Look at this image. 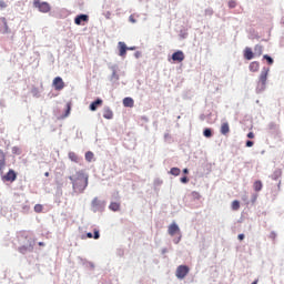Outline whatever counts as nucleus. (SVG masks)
<instances>
[{
    "instance_id": "obj_5",
    "label": "nucleus",
    "mask_w": 284,
    "mask_h": 284,
    "mask_svg": "<svg viewBox=\"0 0 284 284\" xmlns=\"http://www.w3.org/2000/svg\"><path fill=\"white\" fill-rule=\"evenodd\" d=\"M190 273V267L186 265H180L176 267L175 277L178 280H184Z\"/></svg>"
},
{
    "instance_id": "obj_16",
    "label": "nucleus",
    "mask_w": 284,
    "mask_h": 284,
    "mask_svg": "<svg viewBox=\"0 0 284 284\" xmlns=\"http://www.w3.org/2000/svg\"><path fill=\"white\" fill-rule=\"evenodd\" d=\"M89 18L88 16H84L83 13L81 16H77V18H74V22L77 26H81V22H88Z\"/></svg>"
},
{
    "instance_id": "obj_26",
    "label": "nucleus",
    "mask_w": 284,
    "mask_h": 284,
    "mask_svg": "<svg viewBox=\"0 0 284 284\" xmlns=\"http://www.w3.org/2000/svg\"><path fill=\"white\" fill-rule=\"evenodd\" d=\"M231 207L233 211H239L241 209V203L240 201H233L231 204Z\"/></svg>"
},
{
    "instance_id": "obj_36",
    "label": "nucleus",
    "mask_w": 284,
    "mask_h": 284,
    "mask_svg": "<svg viewBox=\"0 0 284 284\" xmlns=\"http://www.w3.org/2000/svg\"><path fill=\"white\" fill-rule=\"evenodd\" d=\"M246 136H247V139H254L255 134L253 132H248Z\"/></svg>"
},
{
    "instance_id": "obj_17",
    "label": "nucleus",
    "mask_w": 284,
    "mask_h": 284,
    "mask_svg": "<svg viewBox=\"0 0 284 284\" xmlns=\"http://www.w3.org/2000/svg\"><path fill=\"white\" fill-rule=\"evenodd\" d=\"M87 237L90 239V240H92V239L100 240V237H101L100 231L98 229H94L93 230V235H92V233L89 232V233H87Z\"/></svg>"
},
{
    "instance_id": "obj_23",
    "label": "nucleus",
    "mask_w": 284,
    "mask_h": 284,
    "mask_svg": "<svg viewBox=\"0 0 284 284\" xmlns=\"http://www.w3.org/2000/svg\"><path fill=\"white\" fill-rule=\"evenodd\" d=\"M69 159L74 163L79 162V156L75 154V152H69Z\"/></svg>"
},
{
    "instance_id": "obj_40",
    "label": "nucleus",
    "mask_w": 284,
    "mask_h": 284,
    "mask_svg": "<svg viewBox=\"0 0 284 284\" xmlns=\"http://www.w3.org/2000/svg\"><path fill=\"white\" fill-rule=\"evenodd\" d=\"M38 245H39L40 247H44L45 244H44L43 242H39Z\"/></svg>"
},
{
    "instance_id": "obj_21",
    "label": "nucleus",
    "mask_w": 284,
    "mask_h": 284,
    "mask_svg": "<svg viewBox=\"0 0 284 284\" xmlns=\"http://www.w3.org/2000/svg\"><path fill=\"white\" fill-rule=\"evenodd\" d=\"M253 189H255V192H260L263 189L262 181L257 180L255 183H253Z\"/></svg>"
},
{
    "instance_id": "obj_41",
    "label": "nucleus",
    "mask_w": 284,
    "mask_h": 284,
    "mask_svg": "<svg viewBox=\"0 0 284 284\" xmlns=\"http://www.w3.org/2000/svg\"><path fill=\"white\" fill-rule=\"evenodd\" d=\"M126 50H136V48L135 47H130V48L126 47Z\"/></svg>"
},
{
    "instance_id": "obj_44",
    "label": "nucleus",
    "mask_w": 284,
    "mask_h": 284,
    "mask_svg": "<svg viewBox=\"0 0 284 284\" xmlns=\"http://www.w3.org/2000/svg\"><path fill=\"white\" fill-rule=\"evenodd\" d=\"M130 20H131L133 23H135V20L132 18V16H131Z\"/></svg>"
},
{
    "instance_id": "obj_28",
    "label": "nucleus",
    "mask_w": 284,
    "mask_h": 284,
    "mask_svg": "<svg viewBox=\"0 0 284 284\" xmlns=\"http://www.w3.org/2000/svg\"><path fill=\"white\" fill-rule=\"evenodd\" d=\"M71 108H72V103H71V102H68V104H67V111H65L64 118L69 116V114H70V112H71Z\"/></svg>"
},
{
    "instance_id": "obj_7",
    "label": "nucleus",
    "mask_w": 284,
    "mask_h": 284,
    "mask_svg": "<svg viewBox=\"0 0 284 284\" xmlns=\"http://www.w3.org/2000/svg\"><path fill=\"white\" fill-rule=\"evenodd\" d=\"M105 207V203L104 202H101L98 197H95L93 201H92V209H93V212H99L101 211L102 209Z\"/></svg>"
},
{
    "instance_id": "obj_24",
    "label": "nucleus",
    "mask_w": 284,
    "mask_h": 284,
    "mask_svg": "<svg viewBox=\"0 0 284 284\" xmlns=\"http://www.w3.org/2000/svg\"><path fill=\"white\" fill-rule=\"evenodd\" d=\"M93 159H94V153L92 151H88L85 153V161L87 162H92Z\"/></svg>"
},
{
    "instance_id": "obj_4",
    "label": "nucleus",
    "mask_w": 284,
    "mask_h": 284,
    "mask_svg": "<svg viewBox=\"0 0 284 284\" xmlns=\"http://www.w3.org/2000/svg\"><path fill=\"white\" fill-rule=\"evenodd\" d=\"M33 7L41 13H48L51 11V6L48 2H41V0H33Z\"/></svg>"
},
{
    "instance_id": "obj_39",
    "label": "nucleus",
    "mask_w": 284,
    "mask_h": 284,
    "mask_svg": "<svg viewBox=\"0 0 284 284\" xmlns=\"http://www.w3.org/2000/svg\"><path fill=\"white\" fill-rule=\"evenodd\" d=\"M276 234L274 232L271 233V239L275 240Z\"/></svg>"
},
{
    "instance_id": "obj_35",
    "label": "nucleus",
    "mask_w": 284,
    "mask_h": 284,
    "mask_svg": "<svg viewBox=\"0 0 284 284\" xmlns=\"http://www.w3.org/2000/svg\"><path fill=\"white\" fill-rule=\"evenodd\" d=\"M253 145H254V142H252V141H246V143H245L246 148H253Z\"/></svg>"
},
{
    "instance_id": "obj_34",
    "label": "nucleus",
    "mask_w": 284,
    "mask_h": 284,
    "mask_svg": "<svg viewBox=\"0 0 284 284\" xmlns=\"http://www.w3.org/2000/svg\"><path fill=\"white\" fill-rule=\"evenodd\" d=\"M7 7H8V4L3 0H1L0 1V9H6Z\"/></svg>"
},
{
    "instance_id": "obj_8",
    "label": "nucleus",
    "mask_w": 284,
    "mask_h": 284,
    "mask_svg": "<svg viewBox=\"0 0 284 284\" xmlns=\"http://www.w3.org/2000/svg\"><path fill=\"white\" fill-rule=\"evenodd\" d=\"M168 233H169L170 236H175L178 233H180L179 225L175 222L170 224L169 229H168Z\"/></svg>"
},
{
    "instance_id": "obj_11",
    "label": "nucleus",
    "mask_w": 284,
    "mask_h": 284,
    "mask_svg": "<svg viewBox=\"0 0 284 284\" xmlns=\"http://www.w3.org/2000/svg\"><path fill=\"white\" fill-rule=\"evenodd\" d=\"M102 105H103V100L102 99H97L95 101H93L90 104V111L91 112H97L99 106H102Z\"/></svg>"
},
{
    "instance_id": "obj_25",
    "label": "nucleus",
    "mask_w": 284,
    "mask_h": 284,
    "mask_svg": "<svg viewBox=\"0 0 284 284\" xmlns=\"http://www.w3.org/2000/svg\"><path fill=\"white\" fill-rule=\"evenodd\" d=\"M170 174L173 175V176H180L181 170L179 168H172L170 170Z\"/></svg>"
},
{
    "instance_id": "obj_45",
    "label": "nucleus",
    "mask_w": 284,
    "mask_h": 284,
    "mask_svg": "<svg viewBox=\"0 0 284 284\" xmlns=\"http://www.w3.org/2000/svg\"><path fill=\"white\" fill-rule=\"evenodd\" d=\"M44 176H50V173H49V172H45V173H44Z\"/></svg>"
},
{
    "instance_id": "obj_22",
    "label": "nucleus",
    "mask_w": 284,
    "mask_h": 284,
    "mask_svg": "<svg viewBox=\"0 0 284 284\" xmlns=\"http://www.w3.org/2000/svg\"><path fill=\"white\" fill-rule=\"evenodd\" d=\"M109 209L113 212H118V211H120V203L112 202V203H110Z\"/></svg>"
},
{
    "instance_id": "obj_15",
    "label": "nucleus",
    "mask_w": 284,
    "mask_h": 284,
    "mask_svg": "<svg viewBox=\"0 0 284 284\" xmlns=\"http://www.w3.org/2000/svg\"><path fill=\"white\" fill-rule=\"evenodd\" d=\"M220 132H221V134H223V135H227V133L231 132L230 123H227V122L222 123V124H221Z\"/></svg>"
},
{
    "instance_id": "obj_46",
    "label": "nucleus",
    "mask_w": 284,
    "mask_h": 284,
    "mask_svg": "<svg viewBox=\"0 0 284 284\" xmlns=\"http://www.w3.org/2000/svg\"><path fill=\"white\" fill-rule=\"evenodd\" d=\"M135 57H136V58H139V57H140V53H139V52H136V53H135Z\"/></svg>"
},
{
    "instance_id": "obj_38",
    "label": "nucleus",
    "mask_w": 284,
    "mask_h": 284,
    "mask_svg": "<svg viewBox=\"0 0 284 284\" xmlns=\"http://www.w3.org/2000/svg\"><path fill=\"white\" fill-rule=\"evenodd\" d=\"M237 239H239V241H244L245 235H244V234H239V235H237Z\"/></svg>"
},
{
    "instance_id": "obj_43",
    "label": "nucleus",
    "mask_w": 284,
    "mask_h": 284,
    "mask_svg": "<svg viewBox=\"0 0 284 284\" xmlns=\"http://www.w3.org/2000/svg\"><path fill=\"white\" fill-rule=\"evenodd\" d=\"M251 284H258V280L253 281Z\"/></svg>"
},
{
    "instance_id": "obj_2",
    "label": "nucleus",
    "mask_w": 284,
    "mask_h": 284,
    "mask_svg": "<svg viewBox=\"0 0 284 284\" xmlns=\"http://www.w3.org/2000/svg\"><path fill=\"white\" fill-rule=\"evenodd\" d=\"M27 241L28 245H22L18 248V251L21 253V254H26L28 252H33L34 250V242L32 241V237L30 236V234H28V232H21L20 235H19V241L20 242H23Z\"/></svg>"
},
{
    "instance_id": "obj_12",
    "label": "nucleus",
    "mask_w": 284,
    "mask_h": 284,
    "mask_svg": "<svg viewBox=\"0 0 284 284\" xmlns=\"http://www.w3.org/2000/svg\"><path fill=\"white\" fill-rule=\"evenodd\" d=\"M4 181H10V183H13L17 179V173L13 170H9V172L3 176Z\"/></svg>"
},
{
    "instance_id": "obj_31",
    "label": "nucleus",
    "mask_w": 284,
    "mask_h": 284,
    "mask_svg": "<svg viewBox=\"0 0 284 284\" xmlns=\"http://www.w3.org/2000/svg\"><path fill=\"white\" fill-rule=\"evenodd\" d=\"M204 136L205 138H211L212 136V131L210 129L204 130Z\"/></svg>"
},
{
    "instance_id": "obj_30",
    "label": "nucleus",
    "mask_w": 284,
    "mask_h": 284,
    "mask_svg": "<svg viewBox=\"0 0 284 284\" xmlns=\"http://www.w3.org/2000/svg\"><path fill=\"white\" fill-rule=\"evenodd\" d=\"M236 6H237L236 1H234V0L229 1V8L234 9V8H236Z\"/></svg>"
},
{
    "instance_id": "obj_6",
    "label": "nucleus",
    "mask_w": 284,
    "mask_h": 284,
    "mask_svg": "<svg viewBox=\"0 0 284 284\" xmlns=\"http://www.w3.org/2000/svg\"><path fill=\"white\" fill-rule=\"evenodd\" d=\"M52 87L55 89V91H62L65 88V84L62 80V78H53L52 80Z\"/></svg>"
},
{
    "instance_id": "obj_32",
    "label": "nucleus",
    "mask_w": 284,
    "mask_h": 284,
    "mask_svg": "<svg viewBox=\"0 0 284 284\" xmlns=\"http://www.w3.org/2000/svg\"><path fill=\"white\" fill-rule=\"evenodd\" d=\"M264 59L267 60L270 65H272L274 63L273 59L267 54L264 55Z\"/></svg>"
},
{
    "instance_id": "obj_27",
    "label": "nucleus",
    "mask_w": 284,
    "mask_h": 284,
    "mask_svg": "<svg viewBox=\"0 0 284 284\" xmlns=\"http://www.w3.org/2000/svg\"><path fill=\"white\" fill-rule=\"evenodd\" d=\"M262 53H263V47L260 45V44H257V45L255 47V54L262 55Z\"/></svg>"
},
{
    "instance_id": "obj_29",
    "label": "nucleus",
    "mask_w": 284,
    "mask_h": 284,
    "mask_svg": "<svg viewBox=\"0 0 284 284\" xmlns=\"http://www.w3.org/2000/svg\"><path fill=\"white\" fill-rule=\"evenodd\" d=\"M42 211H43V205H40V204L34 205L36 213H42Z\"/></svg>"
},
{
    "instance_id": "obj_9",
    "label": "nucleus",
    "mask_w": 284,
    "mask_h": 284,
    "mask_svg": "<svg viewBox=\"0 0 284 284\" xmlns=\"http://www.w3.org/2000/svg\"><path fill=\"white\" fill-rule=\"evenodd\" d=\"M118 48H119V55L122 58H125L126 52H128V47L125 44V42H118Z\"/></svg>"
},
{
    "instance_id": "obj_14",
    "label": "nucleus",
    "mask_w": 284,
    "mask_h": 284,
    "mask_svg": "<svg viewBox=\"0 0 284 284\" xmlns=\"http://www.w3.org/2000/svg\"><path fill=\"white\" fill-rule=\"evenodd\" d=\"M113 116H114V113L109 106L103 109V119L111 120L113 119Z\"/></svg>"
},
{
    "instance_id": "obj_20",
    "label": "nucleus",
    "mask_w": 284,
    "mask_h": 284,
    "mask_svg": "<svg viewBox=\"0 0 284 284\" xmlns=\"http://www.w3.org/2000/svg\"><path fill=\"white\" fill-rule=\"evenodd\" d=\"M6 165V155L3 153V150H0V171L4 168Z\"/></svg>"
},
{
    "instance_id": "obj_37",
    "label": "nucleus",
    "mask_w": 284,
    "mask_h": 284,
    "mask_svg": "<svg viewBox=\"0 0 284 284\" xmlns=\"http://www.w3.org/2000/svg\"><path fill=\"white\" fill-rule=\"evenodd\" d=\"M181 183H189V179L186 176L181 178Z\"/></svg>"
},
{
    "instance_id": "obj_47",
    "label": "nucleus",
    "mask_w": 284,
    "mask_h": 284,
    "mask_svg": "<svg viewBox=\"0 0 284 284\" xmlns=\"http://www.w3.org/2000/svg\"><path fill=\"white\" fill-rule=\"evenodd\" d=\"M282 21H283V24H284V16L282 17Z\"/></svg>"
},
{
    "instance_id": "obj_18",
    "label": "nucleus",
    "mask_w": 284,
    "mask_h": 284,
    "mask_svg": "<svg viewBox=\"0 0 284 284\" xmlns=\"http://www.w3.org/2000/svg\"><path fill=\"white\" fill-rule=\"evenodd\" d=\"M244 58L246 60H252L254 58V53H253L251 48H245L244 49Z\"/></svg>"
},
{
    "instance_id": "obj_13",
    "label": "nucleus",
    "mask_w": 284,
    "mask_h": 284,
    "mask_svg": "<svg viewBox=\"0 0 284 284\" xmlns=\"http://www.w3.org/2000/svg\"><path fill=\"white\" fill-rule=\"evenodd\" d=\"M122 104L124 105V108H134V100L131 97H126L124 98V100H122Z\"/></svg>"
},
{
    "instance_id": "obj_19",
    "label": "nucleus",
    "mask_w": 284,
    "mask_h": 284,
    "mask_svg": "<svg viewBox=\"0 0 284 284\" xmlns=\"http://www.w3.org/2000/svg\"><path fill=\"white\" fill-rule=\"evenodd\" d=\"M248 70L251 72H257L260 70V63L256 61L251 62L248 65Z\"/></svg>"
},
{
    "instance_id": "obj_33",
    "label": "nucleus",
    "mask_w": 284,
    "mask_h": 284,
    "mask_svg": "<svg viewBox=\"0 0 284 284\" xmlns=\"http://www.w3.org/2000/svg\"><path fill=\"white\" fill-rule=\"evenodd\" d=\"M3 23H4V28H6L4 33H9V28H8L6 18H3Z\"/></svg>"
},
{
    "instance_id": "obj_3",
    "label": "nucleus",
    "mask_w": 284,
    "mask_h": 284,
    "mask_svg": "<svg viewBox=\"0 0 284 284\" xmlns=\"http://www.w3.org/2000/svg\"><path fill=\"white\" fill-rule=\"evenodd\" d=\"M268 72H270L268 68H264L262 70L261 75L257 80V92H263L266 89Z\"/></svg>"
},
{
    "instance_id": "obj_1",
    "label": "nucleus",
    "mask_w": 284,
    "mask_h": 284,
    "mask_svg": "<svg viewBox=\"0 0 284 284\" xmlns=\"http://www.w3.org/2000/svg\"><path fill=\"white\" fill-rule=\"evenodd\" d=\"M70 181H72L73 189L79 192H83L88 186V176L82 172H77L75 175L70 176Z\"/></svg>"
},
{
    "instance_id": "obj_10",
    "label": "nucleus",
    "mask_w": 284,
    "mask_h": 284,
    "mask_svg": "<svg viewBox=\"0 0 284 284\" xmlns=\"http://www.w3.org/2000/svg\"><path fill=\"white\" fill-rule=\"evenodd\" d=\"M185 59V54L183 51H176L172 54V60L176 62H183Z\"/></svg>"
},
{
    "instance_id": "obj_42",
    "label": "nucleus",
    "mask_w": 284,
    "mask_h": 284,
    "mask_svg": "<svg viewBox=\"0 0 284 284\" xmlns=\"http://www.w3.org/2000/svg\"><path fill=\"white\" fill-rule=\"evenodd\" d=\"M183 174H189V170L187 169H183Z\"/></svg>"
}]
</instances>
